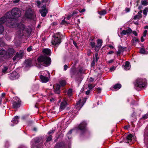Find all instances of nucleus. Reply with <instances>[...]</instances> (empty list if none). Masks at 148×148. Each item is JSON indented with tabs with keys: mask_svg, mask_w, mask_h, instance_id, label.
Masks as SVG:
<instances>
[{
	"mask_svg": "<svg viewBox=\"0 0 148 148\" xmlns=\"http://www.w3.org/2000/svg\"><path fill=\"white\" fill-rule=\"evenodd\" d=\"M6 22L7 26L10 27H17L16 35L18 37H21L23 36H28L31 32V29L30 27H25V26L22 24H17L14 23L13 20L10 18H7L5 14L4 16L0 18V25Z\"/></svg>",
	"mask_w": 148,
	"mask_h": 148,
	"instance_id": "obj_1",
	"label": "nucleus"
},
{
	"mask_svg": "<svg viewBox=\"0 0 148 148\" xmlns=\"http://www.w3.org/2000/svg\"><path fill=\"white\" fill-rule=\"evenodd\" d=\"M37 62L35 66L38 68L49 65L51 62L50 58L45 56L42 55L38 57L37 59Z\"/></svg>",
	"mask_w": 148,
	"mask_h": 148,
	"instance_id": "obj_2",
	"label": "nucleus"
},
{
	"mask_svg": "<svg viewBox=\"0 0 148 148\" xmlns=\"http://www.w3.org/2000/svg\"><path fill=\"white\" fill-rule=\"evenodd\" d=\"M21 15L20 10L17 8H13L11 12L9 11L5 14V16L8 18H10L12 20H13L14 24L17 23L15 22L14 18L18 17Z\"/></svg>",
	"mask_w": 148,
	"mask_h": 148,
	"instance_id": "obj_3",
	"label": "nucleus"
},
{
	"mask_svg": "<svg viewBox=\"0 0 148 148\" xmlns=\"http://www.w3.org/2000/svg\"><path fill=\"white\" fill-rule=\"evenodd\" d=\"M147 81L145 79H138L136 80L135 84V88L136 89L138 88H142L145 87L146 85Z\"/></svg>",
	"mask_w": 148,
	"mask_h": 148,
	"instance_id": "obj_4",
	"label": "nucleus"
},
{
	"mask_svg": "<svg viewBox=\"0 0 148 148\" xmlns=\"http://www.w3.org/2000/svg\"><path fill=\"white\" fill-rule=\"evenodd\" d=\"M25 16L27 18L33 20H35L36 18L34 11L31 8H29L26 10Z\"/></svg>",
	"mask_w": 148,
	"mask_h": 148,
	"instance_id": "obj_5",
	"label": "nucleus"
},
{
	"mask_svg": "<svg viewBox=\"0 0 148 148\" xmlns=\"http://www.w3.org/2000/svg\"><path fill=\"white\" fill-rule=\"evenodd\" d=\"M12 104L13 108L16 109L20 106L21 101L18 98L15 97L13 98V102Z\"/></svg>",
	"mask_w": 148,
	"mask_h": 148,
	"instance_id": "obj_6",
	"label": "nucleus"
},
{
	"mask_svg": "<svg viewBox=\"0 0 148 148\" xmlns=\"http://www.w3.org/2000/svg\"><path fill=\"white\" fill-rule=\"evenodd\" d=\"M14 52V50L13 48H9L7 51L6 58H9L12 56Z\"/></svg>",
	"mask_w": 148,
	"mask_h": 148,
	"instance_id": "obj_7",
	"label": "nucleus"
},
{
	"mask_svg": "<svg viewBox=\"0 0 148 148\" xmlns=\"http://www.w3.org/2000/svg\"><path fill=\"white\" fill-rule=\"evenodd\" d=\"M134 140V136L132 134H130L127 135L126 138L124 139V141L125 142L127 143Z\"/></svg>",
	"mask_w": 148,
	"mask_h": 148,
	"instance_id": "obj_8",
	"label": "nucleus"
},
{
	"mask_svg": "<svg viewBox=\"0 0 148 148\" xmlns=\"http://www.w3.org/2000/svg\"><path fill=\"white\" fill-rule=\"evenodd\" d=\"M23 53L19 52L17 53L15 56L13 58L14 61H18L23 57Z\"/></svg>",
	"mask_w": 148,
	"mask_h": 148,
	"instance_id": "obj_9",
	"label": "nucleus"
},
{
	"mask_svg": "<svg viewBox=\"0 0 148 148\" xmlns=\"http://www.w3.org/2000/svg\"><path fill=\"white\" fill-rule=\"evenodd\" d=\"M54 37V39H53L51 41L52 44L56 45L60 43V39L58 38V37H55V36Z\"/></svg>",
	"mask_w": 148,
	"mask_h": 148,
	"instance_id": "obj_10",
	"label": "nucleus"
},
{
	"mask_svg": "<svg viewBox=\"0 0 148 148\" xmlns=\"http://www.w3.org/2000/svg\"><path fill=\"white\" fill-rule=\"evenodd\" d=\"M86 122L84 121L81 123L78 126V128L80 130H85L86 129Z\"/></svg>",
	"mask_w": 148,
	"mask_h": 148,
	"instance_id": "obj_11",
	"label": "nucleus"
},
{
	"mask_svg": "<svg viewBox=\"0 0 148 148\" xmlns=\"http://www.w3.org/2000/svg\"><path fill=\"white\" fill-rule=\"evenodd\" d=\"M102 41L101 40L99 39L97 40V45L95 47V49L96 51H98L102 45Z\"/></svg>",
	"mask_w": 148,
	"mask_h": 148,
	"instance_id": "obj_12",
	"label": "nucleus"
},
{
	"mask_svg": "<svg viewBox=\"0 0 148 148\" xmlns=\"http://www.w3.org/2000/svg\"><path fill=\"white\" fill-rule=\"evenodd\" d=\"M18 77V74L16 72H14L10 75V79L13 80L17 78Z\"/></svg>",
	"mask_w": 148,
	"mask_h": 148,
	"instance_id": "obj_13",
	"label": "nucleus"
},
{
	"mask_svg": "<svg viewBox=\"0 0 148 148\" xmlns=\"http://www.w3.org/2000/svg\"><path fill=\"white\" fill-rule=\"evenodd\" d=\"M40 12L41 14V16L43 17L45 16L47 13V10L45 8H43L40 10Z\"/></svg>",
	"mask_w": 148,
	"mask_h": 148,
	"instance_id": "obj_14",
	"label": "nucleus"
},
{
	"mask_svg": "<svg viewBox=\"0 0 148 148\" xmlns=\"http://www.w3.org/2000/svg\"><path fill=\"white\" fill-rule=\"evenodd\" d=\"M67 103L66 101H64L61 102L60 107V111L64 110L66 107Z\"/></svg>",
	"mask_w": 148,
	"mask_h": 148,
	"instance_id": "obj_15",
	"label": "nucleus"
},
{
	"mask_svg": "<svg viewBox=\"0 0 148 148\" xmlns=\"http://www.w3.org/2000/svg\"><path fill=\"white\" fill-rule=\"evenodd\" d=\"M81 101L80 100L77 102L76 106V109L78 110H79L84 105V103L81 102Z\"/></svg>",
	"mask_w": 148,
	"mask_h": 148,
	"instance_id": "obj_16",
	"label": "nucleus"
},
{
	"mask_svg": "<svg viewBox=\"0 0 148 148\" xmlns=\"http://www.w3.org/2000/svg\"><path fill=\"white\" fill-rule=\"evenodd\" d=\"M126 48L125 47H123L121 46H119L118 47V51H117V54H120L122 52L126 50Z\"/></svg>",
	"mask_w": 148,
	"mask_h": 148,
	"instance_id": "obj_17",
	"label": "nucleus"
},
{
	"mask_svg": "<svg viewBox=\"0 0 148 148\" xmlns=\"http://www.w3.org/2000/svg\"><path fill=\"white\" fill-rule=\"evenodd\" d=\"M40 78L42 82L44 83L47 82L49 80V78L42 75L40 76Z\"/></svg>",
	"mask_w": 148,
	"mask_h": 148,
	"instance_id": "obj_18",
	"label": "nucleus"
},
{
	"mask_svg": "<svg viewBox=\"0 0 148 148\" xmlns=\"http://www.w3.org/2000/svg\"><path fill=\"white\" fill-rule=\"evenodd\" d=\"M7 51L4 49H0V56L2 57L5 56L6 57Z\"/></svg>",
	"mask_w": 148,
	"mask_h": 148,
	"instance_id": "obj_19",
	"label": "nucleus"
},
{
	"mask_svg": "<svg viewBox=\"0 0 148 148\" xmlns=\"http://www.w3.org/2000/svg\"><path fill=\"white\" fill-rule=\"evenodd\" d=\"M142 12L141 11H139L138 12L136 16H135L134 18V20H136L138 19H139L141 18L142 17V14H141Z\"/></svg>",
	"mask_w": 148,
	"mask_h": 148,
	"instance_id": "obj_20",
	"label": "nucleus"
},
{
	"mask_svg": "<svg viewBox=\"0 0 148 148\" xmlns=\"http://www.w3.org/2000/svg\"><path fill=\"white\" fill-rule=\"evenodd\" d=\"M124 69L126 70H129L130 69V63L129 62H126L125 65L124 66Z\"/></svg>",
	"mask_w": 148,
	"mask_h": 148,
	"instance_id": "obj_21",
	"label": "nucleus"
},
{
	"mask_svg": "<svg viewBox=\"0 0 148 148\" xmlns=\"http://www.w3.org/2000/svg\"><path fill=\"white\" fill-rule=\"evenodd\" d=\"M43 52L47 55H50L51 53V51L49 49H45L43 50Z\"/></svg>",
	"mask_w": 148,
	"mask_h": 148,
	"instance_id": "obj_22",
	"label": "nucleus"
},
{
	"mask_svg": "<svg viewBox=\"0 0 148 148\" xmlns=\"http://www.w3.org/2000/svg\"><path fill=\"white\" fill-rule=\"evenodd\" d=\"M121 86L120 84H117L114 85L113 88L115 89L118 90L121 87Z\"/></svg>",
	"mask_w": 148,
	"mask_h": 148,
	"instance_id": "obj_23",
	"label": "nucleus"
},
{
	"mask_svg": "<svg viewBox=\"0 0 148 148\" xmlns=\"http://www.w3.org/2000/svg\"><path fill=\"white\" fill-rule=\"evenodd\" d=\"M132 41L133 44L134 45H136L137 42H139V40L136 38L134 37L132 39Z\"/></svg>",
	"mask_w": 148,
	"mask_h": 148,
	"instance_id": "obj_24",
	"label": "nucleus"
},
{
	"mask_svg": "<svg viewBox=\"0 0 148 148\" xmlns=\"http://www.w3.org/2000/svg\"><path fill=\"white\" fill-rule=\"evenodd\" d=\"M18 116H16L14 117L13 120H12V122L15 124H17L18 122Z\"/></svg>",
	"mask_w": 148,
	"mask_h": 148,
	"instance_id": "obj_25",
	"label": "nucleus"
},
{
	"mask_svg": "<svg viewBox=\"0 0 148 148\" xmlns=\"http://www.w3.org/2000/svg\"><path fill=\"white\" fill-rule=\"evenodd\" d=\"M98 12L101 15H104L106 13V12L105 10H103L100 12Z\"/></svg>",
	"mask_w": 148,
	"mask_h": 148,
	"instance_id": "obj_26",
	"label": "nucleus"
},
{
	"mask_svg": "<svg viewBox=\"0 0 148 148\" xmlns=\"http://www.w3.org/2000/svg\"><path fill=\"white\" fill-rule=\"evenodd\" d=\"M75 14V13L74 12H73L72 14H70L66 18V19L67 20H69Z\"/></svg>",
	"mask_w": 148,
	"mask_h": 148,
	"instance_id": "obj_27",
	"label": "nucleus"
},
{
	"mask_svg": "<svg viewBox=\"0 0 148 148\" xmlns=\"http://www.w3.org/2000/svg\"><path fill=\"white\" fill-rule=\"evenodd\" d=\"M8 69V68L6 66L4 67L3 68L2 70V72L3 73H6Z\"/></svg>",
	"mask_w": 148,
	"mask_h": 148,
	"instance_id": "obj_28",
	"label": "nucleus"
},
{
	"mask_svg": "<svg viewBox=\"0 0 148 148\" xmlns=\"http://www.w3.org/2000/svg\"><path fill=\"white\" fill-rule=\"evenodd\" d=\"M4 29V27L2 25H0V34H2Z\"/></svg>",
	"mask_w": 148,
	"mask_h": 148,
	"instance_id": "obj_29",
	"label": "nucleus"
},
{
	"mask_svg": "<svg viewBox=\"0 0 148 148\" xmlns=\"http://www.w3.org/2000/svg\"><path fill=\"white\" fill-rule=\"evenodd\" d=\"M67 94L69 96H71L72 95V90L71 89H69L67 91Z\"/></svg>",
	"mask_w": 148,
	"mask_h": 148,
	"instance_id": "obj_30",
	"label": "nucleus"
},
{
	"mask_svg": "<svg viewBox=\"0 0 148 148\" xmlns=\"http://www.w3.org/2000/svg\"><path fill=\"white\" fill-rule=\"evenodd\" d=\"M76 73V71L75 69H73L71 71V77H73V75Z\"/></svg>",
	"mask_w": 148,
	"mask_h": 148,
	"instance_id": "obj_31",
	"label": "nucleus"
},
{
	"mask_svg": "<svg viewBox=\"0 0 148 148\" xmlns=\"http://www.w3.org/2000/svg\"><path fill=\"white\" fill-rule=\"evenodd\" d=\"M141 4L144 5H148V3L147 1L142 0Z\"/></svg>",
	"mask_w": 148,
	"mask_h": 148,
	"instance_id": "obj_32",
	"label": "nucleus"
},
{
	"mask_svg": "<svg viewBox=\"0 0 148 148\" xmlns=\"http://www.w3.org/2000/svg\"><path fill=\"white\" fill-rule=\"evenodd\" d=\"M60 83L61 86H64L66 84V82L64 80H61L60 81Z\"/></svg>",
	"mask_w": 148,
	"mask_h": 148,
	"instance_id": "obj_33",
	"label": "nucleus"
},
{
	"mask_svg": "<svg viewBox=\"0 0 148 148\" xmlns=\"http://www.w3.org/2000/svg\"><path fill=\"white\" fill-rule=\"evenodd\" d=\"M148 117V112H147L146 114L144 115L143 116L141 119H145L147 118Z\"/></svg>",
	"mask_w": 148,
	"mask_h": 148,
	"instance_id": "obj_34",
	"label": "nucleus"
},
{
	"mask_svg": "<svg viewBox=\"0 0 148 148\" xmlns=\"http://www.w3.org/2000/svg\"><path fill=\"white\" fill-rule=\"evenodd\" d=\"M127 34H130L132 32L131 29L129 27H128L127 29L126 30Z\"/></svg>",
	"mask_w": 148,
	"mask_h": 148,
	"instance_id": "obj_35",
	"label": "nucleus"
},
{
	"mask_svg": "<svg viewBox=\"0 0 148 148\" xmlns=\"http://www.w3.org/2000/svg\"><path fill=\"white\" fill-rule=\"evenodd\" d=\"M148 11V9L146 8L143 11V14L146 16L147 14V12Z\"/></svg>",
	"mask_w": 148,
	"mask_h": 148,
	"instance_id": "obj_36",
	"label": "nucleus"
},
{
	"mask_svg": "<svg viewBox=\"0 0 148 148\" xmlns=\"http://www.w3.org/2000/svg\"><path fill=\"white\" fill-rule=\"evenodd\" d=\"M26 63L27 66H29L31 64V61L30 60H27L26 61Z\"/></svg>",
	"mask_w": 148,
	"mask_h": 148,
	"instance_id": "obj_37",
	"label": "nucleus"
},
{
	"mask_svg": "<svg viewBox=\"0 0 148 148\" xmlns=\"http://www.w3.org/2000/svg\"><path fill=\"white\" fill-rule=\"evenodd\" d=\"M140 52L141 54H145V51L144 49L141 48L140 51Z\"/></svg>",
	"mask_w": 148,
	"mask_h": 148,
	"instance_id": "obj_38",
	"label": "nucleus"
},
{
	"mask_svg": "<svg viewBox=\"0 0 148 148\" xmlns=\"http://www.w3.org/2000/svg\"><path fill=\"white\" fill-rule=\"evenodd\" d=\"M55 93L59 94L60 93V89H57L56 88H54Z\"/></svg>",
	"mask_w": 148,
	"mask_h": 148,
	"instance_id": "obj_39",
	"label": "nucleus"
},
{
	"mask_svg": "<svg viewBox=\"0 0 148 148\" xmlns=\"http://www.w3.org/2000/svg\"><path fill=\"white\" fill-rule=\"evenodd\" d=\"M53 88H54L60 89V86L59 84H57L56 85L53 86Z\"/></svg>",
	"mask_w": 148,
	"mask_h": 148,
	"instance_id": "obj_40",
	"label": "nucleus"
},
{
	"mask_svg": "<svg viewBox=\"0 0 148 148\" xmlns=\"http://www.w3.org/2000/svg\"><path fill=\"white\" fill-rule=\"evenodd\" d=\"M5 43L1 39H0V46L2 47L4 45Z\"/></svg>",
	"mask_w": 148,
	"mask_h": 148,
	"instance_id": "obj_41",
	"label": "nucleus"
},
{
	"mask_svg": "<svg viewBox=\"0 0 148 148\" xmlns=\"http://www.w3.org/2000/svg\"><path fill=\"white\" fill-rule=\"evenodd\" d=\"M88 86L90 90L92 89V88L94 87V86H93L92 84H88Z\"/></svg>",
	"mask_w": 148,
	"mask_h": 148,
	"instance_id": "obj_42",
	"label": "nucleus"
},
{
	"mask_svg": "<svg viewBox=\"0 0 148 148\" xmlns=\"http://www.w3.org/2000/svg\"><path fill=\"white\" fill-rule=\"evenodd\" d=\"M95 43L93 41H91L90 43V45H91L92 47V48L95 47Z\"/></svg>",
	"mask_w": 148,
	"mask_h": 148,
	"instance_id": "obj_43",
	"label": "nucleus"
},
{
	"mask_svg": "<svg viewBox=\"0 0 148 148\" xmlns=\"http://www.w3.org/2000/svg\"><path fill=\"white\" fill-rule=\"evenodd\" d=\"M52 139V136L51 135L49 136V137L47 138V141H50Z\"/></svg>",
	"mask_w": 148,
	"mask_h": 148,
	"instance_id": "obj_44",
	"label": "nucleus"
},
{
	"mask_svg": "<svg viewBox=\"0 0 148 148\" xmlns=\"http://www.w3.org/2000/svg\"><path fill=\"white\" fill-rule=\"evenodd\" d=\"M66 19V18H65L64 20H63L62 22V23L64 24V25H66L67 24H68V23L65 21V19Z\"/></svg>",
	"mask_w": 148,
	"mask_h": 148,
	"instance_id": "obj_45",
	"label": "nucleus"
},
{
	"mask_svg": "<svg viewBox=\"0 0 148 148\" xmlns=\"http://www.w3.org/2000/svg\"><path fill=\"white\" fill-rule=\"evenodd\" d=\"M97 59H96V60L94 59L93 60L92 63H91V65L92 66H93L95 65V62H97Z\"/></svg>",
	"mask_w": 148,
	"mask_h": 148,
	"instance_id": "obj_46",
	"label": "nucleus"
},
{
	"mask_svg": "<svg viewBox=\"0 0 148 148\" xmlns=\"http://www.w3.org/2000/svg\"><path fill=\"white\" fill-rule=\"evenodd\" d=\"M121 34H123V35H125L126 34H127V33L126 32V30H123L122 32H121Z\"/></svg>",
	"mask_w": 148,
	"mask_h": 148,
	"instance_id": "obj_47",
	"label": "nucleus"
},
{
	"mask_svg": "<svg viewBox=\"0 0 148 148\" xmlns=\"http://www.w3.org/2000/svg\"><path fill=\"white\" fill-rule=\"evenodd\" d=\"M147 31L146 30H145L143 32V36L145 37L146 36V34L147 33Z\"/></svg>",
	"mask_w": 148,
	"mask_h": 148,
	"instance_id": "obj_48",
	"label": "nucleus"
},
{
	"mask_svg": "<svg viewBox=\"0 0 148 148\" xmlns=\"http://www.w3.org/2000/svg\"><path fill=\"white\" fill-rule=\"evenodd\" d=\"M97 91L99 93H100L101 92V89L100 88H98L97 89Z\"/></svg>",
	"mask_w": 148,
	"mask_h": 148,
	"instance_id": "obj_49",
	"label": "nucleus"
},
{
	"mask_svg": "<svg viewBox=\"0 0 148 148\" xmlns=\"http://www.w3.org/2000/svg\"><path fill=\"white\" fill-rule=\"evenodd\" d=\"M38 7H40V5L41 4L40 2L39 1H37L36 2Z\"/></svg>",
	"mask_w": 148,
	"mask_h": 148,
	"instance_id": "obj_50",
	"label": "nucleus"
},
{
	"mask_svg": "<svg viewBox=\"0 0 148 148\" xmlns=\"http://www.w3.org/2000/svg\"><path fill=\"white\" fill-rule=\"evenodd\" d=\"M27 50L29 52L32 50V47L30 46L27 49Z\"/></svg>",
	"mask_w": 148,
	"mask_h": 148,
	"instance_id": "obj_51",
	"label": "nucleus"
},
{
	"mask_svg": "<svg viewBox=\"0 0 148 148\" xmlns=\"http://www.w3.org/2000/svg\"><path fill=\"white\" fill-rule=\"evenodd\" d=\"M54 130H50V131L48 132V134H50L51 133H54Z\"/></svg>",
	"mask_w": 148,
	"mask_h": 148,
	"instance_id": "obj_52",
	"label": "nucleus"
},
{
	"mask_svg": "<svg viewBox=\"0 0 148 148\" xmlns=\"http://www.w3.org/2000/svg\"><path fill=\"white\" fill-rule=\"evenodd\" d=\"M5 93H3L2 94L1 97H0L1 98V99L5 97Z\"/></svg>",
	"mask_w": 148,
	"mask_h": 148,
	"instance_id": "obj_53",
	"label": "nucleus"
},
{
	"mask_svg": "<svg viewBox=\"0 0 148 148\" xmlns=\"http://www.w3.org/2000/svg\"><path fill=\"white\" fill-rule=\"evenodd\" d=\"M130 10V9L129 8H126L125 9V11L126 12H129Z\"/></svg>",
	"mask_w": 148,
	"mask_h": 148,
	"instance_id": "obj_54",
	"label": "nucleus"
},
{
	"mask_svg": "<svg viewBox=\"0 0 148 148\" xmlns=\"http://www.w3.org/2000/svg\"><path fill=\"white\" fill-rule=\"evenodd\" d=\"M36 142L38 143L40 141V140L39 138H36Z\"/></svg>",
	"mask_w": 148,
	"mask_h": 148,
	"instance_id": "obj_55",
	"label": "nucleus"
},
{
	"mask_svg": "<svg viewBox=\"0 0 148 148\" xmlns=\"http://www.w3.org/2000/svg\"><path fill=\"white\" fill-rule=\"evenodd\" d=\"M20 1V0H15L13 1V3H18Z\"/></svg>",
	"mask_w": 148,
	"mask_h": 148,
	"instance_id": "obj_56",
	"label": "nucleus"
},
{
	"mask_svg": "<svg viewBox=\"0 0 148 148\" xmlns=\"http://www.w3.org/2000/svg\"><path fill=\"white\" fill-rule=\"evenodd\" d=\"M67 68H68V66L66 64H65L64 65V69L65 71H66V70H67Z\"/></svg>",
	"mask_w": 148,
	"mask_h": 148,
	"instance_id": "obj_57",
	"label": "nucleus"
},
{
	"mask_svg": "<svg viewBox=\"0 0 148 148\" xmlns=\"http://www.w3.org/2000/svg\"><path fill=\"white\" fill-rule=\"evenodd\" d=\"M115 69V68L114 67H112L110 68V70L111 71H112Z\"/></svg>",
	"mask_w": 148,
	"mask_h": 148,
	"instance_id": "obj_58",
	"label": "nucleus"
},
{
	"mask_svg": "<svg viewBox=\"0 0 148 148\" xmlns=\"http://www.w3.org/2000/svg\"><path fill=\"white\" fill-rule=\"evenodd\" d=\"M90 92V90H88L86 92V95H88L89 94Z\"/></svg>",
	"mask_w": 148,
	"mask_h": 148,
	"instance_id": "obj_59",
	"label": "nucleus"
},
{
	"mask_svg": "<svg viewBox=\"0 0 148 148\" xmlns=\"http://www.w3.org/2000/svg\"><path fill=\"white\" fill-rule=\"evenodd\" d=\"M133 34H134L136 36H137V33L135 31H133Z\"/></svg>",
	"mask_w": 148,
	"mask_h": 148,
	"instance_id": "obj_60",
	"label": "nucleus"
},
{
	"mask_svg": "<svg viewBox=\"0 0 148 148\" xmlns=\"http://www.w3.org/2000/svg\"><path fill=\"white\" fill-rule=\"evenodd\" d=\"M113 53H114L113 51H109L108 52V54H111Z\"/></svg>",
	"mask_w": 148,
	"mask_h": 148,
	"instance_id": "obj_61",
	"label": "nucleus"
},
{
	"mask_svg": "<svg viewBox=\"0 0 148 148\" xmlns=\"http://www.w3.org/2000/svg\"><path fill=\"white\" fill-rule=\"evenodd\" d=\"M94 79H93V78H92V77H90V79H89V81H90V82H92L93 81Z\"/></svg>",
	"mask_w": 148,
	"mask_h": 148,
	"instance_id": "obj_62",
	"label": "nucleus"
},
{
	"mask_svg": "<svg viewBox=\"0 0 148 148\" xmlns=\"http://www.w3.org/2000/svg\"><path fill=\"white\" fill-rule=\"evenodd\" d=\"M143 36H142L141 37V42H143L144 41V39L143 38Z\"/></svg>",
	"mask_w": 148,
	"mask_h": 148,
	"instance_id": "obj_63",
	"label": "nucleus"
},
{
	"mask_svg": "<svg viewBox=\"0 0 148 148\" xmlns=\"http://www.w3.org/2000/svg\"><path fill=\"white\" fill-rule=\"evenodd\" d=\"M85 11V9H83L81 11V12H84Z\"/></svg>",
	"mask_w": 148,
	"mask_h": 148,
	"instance_id": "obj_64",
	"label": "nucleus"
}]
</instances>
